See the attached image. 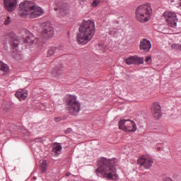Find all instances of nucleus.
I'll use <instances>...</instances> for the list:
<instances>
[{
  "label": "nucleus",
  "instance_id": "a211bd4d",
  "mask_svg": "<svg viewBox=\"0 0 181 181\" xmlns=\"http://www.w3.org/2000/svg\"><path fill=\"white\" fill-rule=\"evenodd\" d=\"M69 13H70V8L64 6L59 9V16L60 18H64V16H67Z\"/></svg>",
  "mask_w": 181,
  "mask_h": 181
},
{
  "label": "nucleus",
  "instance_id": "bb28decb",
  "mask_svg": "<svg viewBox=\"0 0 181 181\" xmlns=\"http://www.w3.org/2000/svg\"><path fill=\"white\" fill-rule=\"evenodd\" d=\"M12 19L10 17H8L6 20L4 21V25H9L11 22Z\"/></svg>",
  "mask_w": 181,
  "mask_h": 181
},
{
  "label": "nucleus",
  "instance_id": "ddd939ff",
  "mask_svg": "<svg viewBox=\"0 0 181 181\" xmlns=\"http://www.w3.org/2000/svg\"><path fill=\"white\" fill-rule=\"evenodd\" d=\"M140 49L144 50V52H149L152 47V44L151 43V41L146 40V39H143L140 42V45H139Z\"/></svg>",
  "mask_w": 181,
  "mask_h": 181
},
{
  "label": "nucleus",
  "instance_id": "f03ea898",
  "mask_svg": "<svg viewBox=\"0 0 181 181\" xmlns=\"http://www.w3.org/2000/svg\"><path fill=\"white\" fill-rule=\"evenodd\" d=\"M98 168L95 170V173L99 177H107V179L118 180L117 174V159H107L102 158L98 161Z\"/></svg>",
  "mask_w": 181,
  "mask_h": 181
},
{
  "label": "nucleus",
  "instance_id": "1a4fd4ad",
  "mask_svg": "<svg viewBox=\"0 0 181 181\" xmlns=\"http://www.w3.org/2000/svg\"><path fill=\"white\" fill-rule=\"evenodd\" d=\"M11 48L13 50V56H14L16 60L18 62H21L22 59H23V56L21 54L20 50H19V41L18 40H15L13 42H11Z\"/></svg>",
  "mask_w": 181,
  "mask_h": 181
},
{
  "label": "nucleus",
  "instance_id": "dca6fc26",
  "mask_svg": "<svg viewBox=\"0 0 181 181\" xmlns=\"http://www.w3.org/2000/svg\"><path fill=\"white\" fill-rule=\"evenodd\" d=\"M62 149H63L62 144L59 143H54L52 144V152L53 155H60V153H62Z\"/></svg>",
  "mask_w": 181,
  "mask_h": 181
},
{
  "label": "nucleus",
  "instance_id": "412c9836",
  "mask_svg": "<svg viewBox=\"0 0 181 181\" xmlns=\"http://www.w3.org/2000/svg\"><path fill=\"white\" fill-rule=\"evenodd\" d=\"M40 169L42 173H45L47 169V161L43 160L42 163L40 165Z\"/></svg>",
  "mask_w": 181,
  "mask_h": 181
},
{
  "label": "nucleus",
  "instance_id": "20e7f679",
  "mask_svg": "<svg viewBox=\"0 0 181 181\" xmlns=\"http://www.w3.org/2000/svg\"><path fill=\"white\" fill-rule=\"evenodd\" d=\"M19 9L18 13L21 18H28L29 16V18L35 19L45 13L42 7L31 1H25L20 4Z\"/></svg>",
  "mask_w": 181,
  "mask_h": 181
},
{
  "label": "nucleus",
  "instance_id": "aec40b11",
  "mask_svg": "<svg viewBox=\"0 0 181 181\" xmlns=\"http://www.w3.org/2000/svg\"><path fill=\"white\" fill-rule=\"evenodd\" d=\"M57 53V47H52L48 51H47V56L50 57V56H54V54H56Z\"/></svg>",
  "mask_w": 181,
  "mask_h": 181
},
{
  "label": "nucleus",
  "instance_id": "2f4dec72",
  "mask_svg": "<svg viewBox=\"0 0 181 181\" xmlns=\"http://www.w3.org/2000/svg\"><path fill=\"white\" fill-rule=\"evenodd\" d=\"M86 1H87V0H79L80 5H83V4H84L86 2Z\"/></svg>",
  "mask_w": 181,
  "mask_h": 181
},
{
  "label": "nucleus",
  "instance_id": "39448f33",
  "mask_svg": "<svg viewBox=\"0 0 181 181\" xmlns=\"http://www.w3.org/2000/svg\"><path fill=\"white\" fill-rule=\"evenodd\" d=\"M152 16V7L151 4L139 6L136 9V19L141 23H146Z\"/></svg>",
  "mask_w": 181,
  "mask_h": 181
},
{
  "label": "nucleus",
  "instance_id": "cd10ccee",
  "mask_svg": "<svg viewBox=\"0 0 181 181\" xmlns=\"http://www.w3.org/2000/svg\"><path fill=\"white\" fill-rule=\"evenodd\" d=\"M151 59H152V57H151V55L147 56L145 59L146 63H148V62H149V60H151Z\"/></svg>",
  "mask_w": 181,
  "mask_h": 181
},
{
  "label": "nucleus",
  "instance_id": "393cba45",
  "mask_svg": "<svg viewBox=\"0 0 181 181\" xmlns=\"http://www.w3.org/2000/svg\"><path fill=\"white\" fill-rule=\"evenodd\" d=\"M170 2L171 4H175V5L178 4H179L178 8H180L181 9V0H170Z\"/></svg>",
  "mask_w": 181,
  "mask_h": 181
},
{
  "label": "nucleus",
  "instance_id": "0eeeda50",
  "mask_svg": "<svg viewBox=\"0 0 181 181\" xmlns=\"http://www.w3.org/2000/svg\"><path fill=\"white\" fill-rule=\"evenodd\" d=\"M168 26L170 28H176L177 26V15L175 11H165L163 14Z\"/></svg>",
  "mask_w": 181,
  "mask_h": 181
},
{
  "label": "nucleus",
  "instance_id": "c756f323",
  "mask_svg": "<svg viewBox=\"0 0 181 181\" xmlns=\"http://www.w3.org/2000/svg\"><path fill=\"white\" fill-rule=\"evenodd\" d=\"M71 131H73V129H71V128H68L65 130V134H70V132H71Z\"/></svg>",
  "mask_w": 181,
  "mask_h": 181
},
{
  "label": "nucleus",
  "instance_id": "423d86ee",
  "mask_svg": "<svg viewBox=\"0 0 181 181\" xmlns=\"http://www.w3.org/2000/svg\"><path fill=\"white\" fill-rule=\"evenodd\" d=\"M67 105V110L72 115H76L81 110V104L77 100V96L76 95H69L68 97Z\"/></svg>",
  "mask_w": 181,
  "mask_h": 181
},
{
  "label": "nucleus",
  "instance_id": "4be33fe9",
  "mask_svg": "<svg viewBox=\"0 0 181 181\" xmlns=\"http://www.w3.org/2000/svg\"><path fill=\"white\" fill-rule=\"evenodd\" d=\"M171 49L177 50V52H181V44H173L171 45Z\"/></svg>",
  "mask_w": 181,
  "mask_h": 181
},
{
  "label": "nucleus",
  "instance_id": "f257e3e1",
  "mask_svg": "<svg viewBox=\"0 0 181 181\" xmlns=\"http://www.w3.org/2000/svg\"><path fill=\"white\" fill-rule=\"evenodd\" d=\"M41 28L42 29L41 31V37L35 38L33 37V35L29 30H23L21 31V40L23 44L25 45V46L42 49L43 45H45L44 39H50L54 36V28L52 27V24H50L49 21L41 23ZM42 37H44V39Z\"/></svg>",
  "mask_w": 181,
  "mask_h": 181
},
{
  "label": "nucleus",
  "instance_id": "c85d7f7f",
  "mask_svg": "<svg viewBox=\"0 0 181 181\" xmlns=\"http://www.w3.org/2000/svg\"><path fill=\"white\" fill-rule=\"evenodd\" d=\"M62 119V117H55L54 119V120L55 121V122H60V120Z\"/></svg>",
  "mask_w": 181,
  "mask_h": 181
},
{
  "label": "nucleus",
  "instance_id": "f8f14e48",
  "mask_svg": "<svg viewBox=\"0 0 181 181\" xmlns=\"http://www.w3.org/2000/svg\"><path fill=\"white\" fill-rule=\"evenodd\" d=\"M4 5L6 11L13 12V9H15L18 5V0H4Z\"/></svg>",
  "mask_w": 181,
  "mask_h": 181
},
{
  "label": "nucleus",
  "instance_id": "b1692460",
  "mask_svg": "<svg viewBox=\"0 0 181 181\" xmlns=\"http://www.w3.org/2000/svg\"><path fill=\"white\" fill-rule=\"evenodd\" d=\"M45 141H46V137H40V138H36L35 139V142L37 143H40V144H43V142H45Z\"/></svg>",
  "mask_w": 181,
  "mask_h": 181
},
{
  "label": "nucleus",
  "instance_id": "7c9ffc66",
  "mask_svg": "<svg viewBox=\"0 0 181 181\" xmlns=\"http://www.w3.org/2000/svg\"><path fill=\"white\" fill-rule=\"evenodd\" d=\"M164 181H173V180L169 177H167L164 179Z\"/></svg>",
  "mask_w": 181,
  "mask_h": 181
},
{
  "label": "nucleus",
  "instance_id": "6ab92c4d",
  "mask_svg": "<svg viewBox=\"0 0 181 181\" xmlns=\"http://www.w3.org/2000/svg\"><path fill=\"white\" fill-rule=\"evenodd\" d=\"M0 71H2V75L8 74L9 73V66L8 64L3 63L2 61H0Z\"/></svg>",
  "mask_w": 181,
  "mask_h": 181
},
{
  "label": "nucleus",
  "instance_id": "9b49d317",
  "mask_svg": "<svg viewBox=\"0 0 181 181\" xmlns=\"http://www.w3.org/2000/svg\"><path fill=\"white\" fill-rule=\"evenodd\" d=\"M144 57H139L136 55L130 56L127 59H126V63L129 66L131 64H144Z\"/></svg>",
  "mask_w": 181,
  "mask_h": 181
},
{
  "label": "nucleus",
  "instance_id": "5701e85b",
  "mask_svg": "<svg viewBox=\"0 0 181 181\" xmlns=\"http://www.w3.org/2000/svg\"><path fill=\"white\" fill-rule=\"evenodd\" d=\"M117 32H118V30L117 28H112L109 31V35H110V36H116Z\"/></svg>",
  "mask_w": 181,
  "mask_h": 181
},
{
  "label": "nucleus",
  "instance_id": "2eb2a0df",
  "mask_svg": "<svg viewBox=\"0 0 181 181\" xmlns=\"http://www.w3.org/2000/svg\"><path fill=\"white\" fill-rule=\"evenodd\" d=\"M127 127L126 129V132H136V124L134 120L129 119L127 122Z\"/></svg>",
  "mask_w": 181,
  "mask_h": 181
},
{
  "label": "nucleus",
  "instance_id": "4468645a",
  "mask_svg": "<svg viewBox=\"0 0 181 181\" xmlns=\"http://www.w3.org/2000/svg\"><path fill=\"white\" fill-rule=\"evenodd\" d=\"M28 93L26 90L19 89L16 92L15 95L20 101H25L28 98Z\"/></svg>",
  "mask_w": 181,
  "mask_h": 181
},
{
  "label": "nucleus",
  "instance_id": "f3484780",
  "mask_svg": "<svg viewBox=\"0 0 181 181\" xmlns=\"http://www.w3.org/2000/svg\"><path fill=\"white\" fill-rule=\"evenodd\" d=\"M129 119H122L119 121V129L127 132V128L128 127V122Z\"/></svg>",
  "mask_w": 181,
  "mask_h": 181
},
{
  "label": "nucleus",
  "instance_id": "7ed1b4c3",
  "mask_svg": "<svg viewBox=\"0 0 181 181\" xmlns=\"http://www.w3.org/2000/svg\"><path fill=\"white\" fill-rule=\"evenodd\" d=\"M95 35V23L91 20H83L79 27L76 40L79 45H87Z\"/></svg>",
  "mask_w": 181,
  "mask_h": 181
},
{
  "label": "nucleus",
  "instance_id": "a878e982",
  "mask_svg": "<svg viewBox=\"0 0 181 181\" xmlns=\"http://www.w3.org/2000/svg\"><path fill=\"white\" fill-rule=\"evenodd\" d=\"M100 2H101V0H94L92 3V6L94 8L98 6V5H100Z\"/></svg>",
  "mask_w": 181,
  "mask_h": 181
},
{
  "label": "nucleus",
  "instance_id": "6e6552de",
  "mask_svg": "<svg viewBox=\"0 0 181 181\" xmlns=\"http://www.w3.org/2000/svg\"><path fill=\"white\" fill-rule=\"evenodd\" d=\"M137 163L140 165V168L150 169L153 165V158H151L146 156H141L137 159Z\"/></svg>",
  "mask_w": 181,
  "mask_h": 181
},
{
  "label": "nucleus",
  "instance_id": "9d476101",
  "mask_svg": "<svg viewBox=\"0 0 181 181\" xmlns=\"http://www.w3.org/2000/svg\"><path fill=\"white\" fill-rule=\"evenodd\" d=\"M151 113L153 117L157 119L162 117V108L159 103L156 102L151 105Z\"/></svg>",
  "mask_w": 181,
  "mask_h": 181
}]
</instances>
